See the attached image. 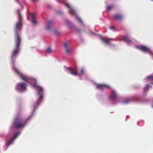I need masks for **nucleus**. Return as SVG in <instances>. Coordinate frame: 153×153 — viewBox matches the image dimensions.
<instances>
[{
    "mask_svg": "<svg viewBox=\"0 0 153 153\" xmlns=\"http://www.w3.org/2000/svg\"><path fill=\"white\" fill-rule=\"evenodd\" d=\"M97 88L98 89L102 90L105 88L108 89L110 87L109 85H107L104 84H98L97 85Z\"/></svg>",
    "mask_w": 153,
    "mask_h": 153,
    "instance_id": "0eeeda50",
    "label": "nucleus"
},
{
    "mask_svg": "<svg viewBox=\"0 0 153 153\" xmlns=\"http://www.w3.org/2000/svg\"><path fill=\"white\" fill-rule=\"evenodd\" d=\"M149 89V86L148 84H146V87L144 88L143 92H145L147 90Z\"/></svg>",
    "mask_w": 153,
    "mask_h": 153,
    "instance_id": "aec40b11",
    "label": "nucleus"
},
{
    "mask_svg": "<svg viewBox=\"0 0 153 153\" xmlns=\"http://www.w3.org/2000/svg\"><path fill=\"white\" fill-rule=\"evenodd\" d=\"M114 7V5H113L108 6L106 7V10L107 11H109L111 10Z\"/></svg>",
    "mask_w": 153,
    "mask_h": 153,
    "instance_id": "f3484780",
    "label": "nucleus"
},
{
    "mask_svg": "<svg viewBox=\"0 0 153 153\" xmlns=\"http://www.w3.org/2000/svg\"><path fill=\"white\" fill-rule=\"evenodd\" d=\"M33 1H35L36 0H32Z\"/></svg>",
    "mask_w": 153,
    "mask_h": 153,
    "instance_id": "473e14b6",
    "label": "nucleus"
},
{
    "mask_svg": "<svg viewBox=\"0 0 153 153\" xmlns=\"http://www.w3.org/2000/svg\"><path fill=\"white\" fill-rule=\"evenodd\" d=\"M34 14L31 13L30 14V16L31 18V23H32L35 24L37 23V22L34 17Z\"/></svg>",
    "mask_w": 153,
    "mask_h": 153,
    "instance_id": "ddd939ff",
    "label": "nucleus"
},
{
    "mask_svg": "<svg viewBox=\"0 0 153 153\" xmlns=\"http://www.w3.org/2000/svg\"><path fill=\"white\" fill-rule=\"evenodd\" d=\"M20 77L23 80L25 81L24 82H27V84L28 83L30 82L31 79L30 78L25 74H21Z\"/></svg>",
    "mask_w": 153,
    "mask_h": 153,
    "instance_id": "39448f33",
    "label": "nucleus"
},
{
    "mask_svg": "<svg viewBox=\"0 0 153 153\" xmlns=\"http://www.w3.org/2000/svg\"><path fill=\"white\" fill-rule=\"evenodd\" d=\"M53 24V22L52 21H49L47 22V27L46 29L47 30H50V27Z\"/></svg>",
    "mask_w": 153,
    "mask_h": 153,
    "instance_id": "4468645a",
    "label": "nucleus"
},
{
    "mask_svg": "<svg viewBox=\"0 0 153 153\" xmlns=\"http://www.w3.org/2000/svg\"><path fill=\"white\" fill-rule=\"evenodd\" d=\"M66 6L68 8L70 9V6L69 4H65Z\"/></svg>",
    "mask_w": 153,
    "mask_h": 153,
    "instance_id": "bb28decb",
    "label": "nucleus"
},
{
    "mask_svg": "<svg viewBox=\"0 0 153 153\" xmlns=\"http://www.w3.org/2000/svg\"><path fill=\"white\" fill-rule=\"evenodd\" d=\"M17 12L19 15V21L14 25L15 34L14 37V48L12 51L11 54V59L13 61L15 59L19 52L21 42V39L18 32L21 30L22 27V18L19 9L17 10Z\"/></svg>",
    "mask_w": 153,
    "mask_h": 153,
    "instance_id": "f257e3e1",
    "label": "nucleus"
},
{
    "mask_svg": "<svg viewBox=\"0 0 153 153\" xmlns=\"http://www.w3.org/2000/svg\"><path fill=\"white\" fill-rule=\"evenodd\" d=\"M111 39L110 40H115V41L116 40L115 39Z\"/></svg>",
    "mask_w": 153,
    "mask_h": 153,
    "instance_id": "2f4dec72",
    "label": "nucleus"
},
{
    "mask_svg": "<svg viewBox=\"0 0 153 153\" xmlns=\"http://www.w3.org/2000/svg\"><path fill=\"white\" fill-rule=\"evenodd\" d=\"M148 79H150L152 80H153V76H150L147 77Z\"/></svg>",
    "mask_w": 153,
    "mask_h": 153,
    "instance_id": "b1692460",
    "label": "nucleus"
},
{
    "mask_svg": "<svg viewBox=\"0 0 153 153\" xmlns=\"http://www.w3.org/2000/svg\"><path fill=\"white\" fill-rule=\"evenodd\" d=\"M67 69L70 71V73L71 74L74 76H76L79 75L77 69L76 68L74 69L71 68H67Z\"/></svg>",
    "mask_w": 153,
    "mask_h": 153,
    "instance_id": "20e7f679",
    "label": "nucleus"
},
{
    "mask_svg": "<svg viewBox=\"0 0 153 153\" xmlns=\"http://www.w3.org/2000/svg\"><path fill=\"white\" fill-rule=\"evenodd\" d=\"M69 13H70L72 15H73V13H71V12L70 11H69Z\"/></svg>",
    "mask_w": 153,
    "mask_h": 153,
    "instance_id": "7c9ffc66",
    "label": "nucleus"
},
{
    "mask_svg": "<svg viewBox=\"0 0 153 153\" xmlns=\"http://www.w3.org/2000/svg\"><path fill=\"white\" fill-rule=\"evenodd\" d=\"M52 51V50L51 48L49 47L47 48V49L46 50V52L48 53H50Z\"/></svg>",
    "mask_w": 153,
    "mask_h": 153,
    "instance_id": "a211bd4d",
    "label": "nucleus"
},
{
    "mask_svg": "<svg viewBox=\"0 0 153 153\" xmlns=\"http://www.w3.org/2000/svg\"><path fill=\"white\" fill-rule=\"evenodd\" d=\"M24 125H15L14 127L15 128H20L23 127Z\"/></svg>",
    "mask_w": 153,
    "mask_h": 153,
    "instance_id": "6ab92c4d",
    "label": "nucleus"
},
{
    "mask_svg": "<svg viewBox=\"0 0 153 153\" xmlns=\"http://www.w3.org/2000/svg\"><path fill=\"white\" fill-rule=\"evenodd\" d=\"M84 73V69L82 68L81 69L80 71V74H83Z\"/></svg>",
    "mask_w": 153,
    "mask_h": 153,
    "instance_id": "5701e85b",
    "label": "nucleus"
},
{
    "mask_svg": "<svg viewBox=\"0 0 153 153\" xmlns=\"http://www.w3.org/2000/svg\"><path fill=\"white\" fill-rule=\"evenodd\" d=\"M16 71L17 73L20 76H21V74H21L20 72L18 70H16Z\"/></svg>",
    "mask_w": 153,
    "mask_h": 153,
    "instance_id": "a878e982",
    "label": "nucleus"
},
{
    "mask_svg": "<svg viewBox=\"0 0 153 153\" xmlns=\"http://www.w3.org/2000/svg\"><path fill=\"white\" fill-rule=\"evenodd\" d=\"M123 16L120 14H116L114 16V19L116 20L121 21L123 19Z\"/></svg>",
    "mask_w": 153,
    "mask_h": 153,
    "instance_id": "9b49d317",
    "label": "nucleus"
},
{
    "mask_svg": "<svg viewBox=\"0 0 153 153\" xmlns=\"http://www.w3.org/2000/svg\"><path fill=\"white\" fill-rule=\"evenodd\" d=\"M101 39L103 41L104 43L107 44H109L110 42L108 41V40H110L111 39H110L108 38H106V39H105L104 37H103L101 36H100Z\"/></svg>",
    "mask_w": 153,
    "mask_h": 153,
    "instance_id": "f8f14e48",
    "label": "nucleus"
},
{
    "mask_svg": "<svg viewBox=\"0 0 153 153\" xmlns=\"http://www.w3.org/2000/svg\"><path fill=\"white\" fill-rule=\"evenodd\" d=\"M67 24L68 25H70L71 23L68 20L66 21Z\"/></svg>",
    "mask_w": 153,
    "mask_h": 153,
    "instance_id": "cd10ccee",
    "label": "nucleus"
},
{
    "mask_svg": "<svg viewBox=\"0 0 153 153\" xmlns=\"http://www.w3.org/2000/svg\"><path fill=\"white\" fill-rule=\"evenodd\" d=\"M64 47L66 52L68 53H69L71 50V48L68 47V45L67 43L65 42L64 44Z\"/></svg>",
    "mask_w": 153,
    "mask_h": 153,
    "instance_id": "9d476101",
    "label": "nucleus"
},
{
    "mask_svg": "<svg viewBox=\"0 0 153 153\" xmlns=\"http://www.w3.org/2000/svg\"><path fill=\"white\" fill-rule=\"evenodd\" d=\"M19 134V132H17L15 134L13 137L7 143V146H8L12 144L14 139L17 137Z\"/></svg>",
    "mask_w": 153,
    "mask_h": 153,
    "instance_id": "423d86ee",
    "label": "nucleus"
},
{
    "mask_svg": "<svg viewBox=\"0 0 153 153\" xmlns=\"http://www.w3.org/2000/svg\"><path fill=\"white\" fill-rule=\"evenodd\" d=\"M109 28L111 30H114V29H115V27L114 26H111L109 27Z\"/></svg>",
    "mask_w": 153,
    "mask_h": 153,
    "instance_id": "393cba45",
    "label": "nucleus"
},
{
    "mask_svg": "<svg viewBox=\"0 0 153 153\" xmlns=\"http://www.w3.org/2000/svg\"><path fill=\"white\" fill-rule=\"evenodd\" d=\"M27 82H20L17 83L16 86V89L19 91H26L27 85Z\"/></svg>",
    "mask_w": 153,
    "mask_h": 153,
    "instance_id": "7ed1b4c3",
    "label": "nucleus"
},
{
    "mask_svg": "<svg viewBox=\"0 0 153 153\" xmlns=\"http://www.w3.org/2000/svg\"><path fill=\"white\" fill-rule=\"evenodd\" d=\"M78 20H79L80 22H82V21H81V19H80V18H78Z\"/></svg>",
    "mask_w": 153,
    "mask_h": 153,
    "instance_id": "c85d7f7f",
    "label": "nucleus"
},
{
    "mask_svg": "<svg viewBox=\"0 0 153 153\" xmlns=\"http://www.w3.org/2000/svg\"><path fill=\"white\" fill-rule=\"evenodd\" d=\"M120 41H121L122 40L125 41L128 43H129L131 42V41L130 39L128 38V37H125L123 38L122 39H119Z\"/></svg>",
    "mask_w": 153,
    "mask_h": 153,
    "instance_id": "dca6fc26",
    "label": "nucleus"
},
{
    "mask_svg": "<svg viewBox=\"0 0 153 153\" xmlns=\"http://www.w3.org/2000/svg\"><path fill=\"white\" fill-rule=\"evenodd\" d=\"M33 80L34 81V83L33 85V86L35 88H36L37 89L38 91V94L39 95V97L38 100L36 102L34 105L33 106V108L34 109L32 111L33 114L35 111V110L37 108L39 105L42 101L43 98V88L38 85V83L36 82L35 79H34Z\"/></svg>",
    "mask_w": 153,
    "mask_h": 153,
    "instance_id": "f03ea898",
    "label": "nucleus"
},
{
    "mask_svg": "<svg viewBox=\"0 0 153 153\" xmlns=\"http://www.w3.org/2000/svg\"><path fill=\"white\" fill-rule=\"evenodd\" d=\"M138 48L140 50L146 52H150V49L147 47L144 46H140L138 47Z\"/></svg>",
    "mask_w": 153,
    "mask_h": 153,
    "instance_id": "1a4fd4ad",
    "label": "nucleus"
},
{
    "mask_svg": "<svg viewBox=\"0 0 153 153\" xmlns=\"http://www.w3.org/2000/svg\"><path fill=\"white\" fill-rule=\"evenodd\" d=\"M152 107L153 108V105L152 106Z\"/></svg>",
    "mask_w": 153,
    "mask_h": 153,
    "instance_id": "72a5a7b5",
    "label": "nucleus"
},
{
    "mask_svg": "<svg viewBox=\"0 0 153 153\" xmlns=\"http://www.w3.org/2000/svg\"><path fill=\"white\" fill-rule=\"evenodd\" d=\"M117 97V94L116 92L114 91H112L111 94V96L110 97V99H115Z\"/></svg>",
    "mask_w": 153,
    "mask_h": 153,
    "instance_id": "2eb2a0df",
    "label": "nucleus"
},
{
    "mask_svg": "<svg viewBox=\"0 0 153 153\" xmlns=\"http://www.w3.org/2000/svg\"><path fill=\"white\" fill-rule=\"evenodd\" d=\"M53 33L56 36H58L59 34V32L56 30L53 31Z\"/></svg>",
    "mask_w": 153,
    "mask_h": 153,
    "instance_id": "4be33fe9",
    "label": "nucleus"
},
{
    "mask_svg": "<svg viewBox=\"0 0 153 153\" xmlns=\"http://www.w3.org/2000/svg\"><path fill=\"white\" fill-rule=\"evenodd\" d=\"M33 115L32 114L27 119V120H28L32 116V115Z\"/></svg>",
    "mask_w": 153,
    "mask_h": 153,
    "instance_id": "c756f323",
    "label": "nucleus"
},
{
    "mask_svg": "<svg viewBox=\"0 0 153 153\" xmlns=\"http://www.w3.org/2000/svg\"><path fill=\"white\" fill-rule=\"evenodd\" d=\"M14 124H22V119L19 115L17 116L15 118Z\"/></svg>",
    "mask_w": 153,
    "mask_h": 153,
    "instance_id": "6e6552de",
    "label": "nucleus"
},
{
    "mask_svg": "<svg viewBox=\"0 0 153 153\" xmlns=\"http://www.w3.org/2000/svg\"><path fill=\"white\" fill-rule=\"evenodd\" d=\"M131 99H127L124 101V103L125 104H127L131 101Z\"/></svg>",
    "mask_w": 153,
    "mask_h": 153,
    "instance_id": "412c9836",
    "label": "nucleus"
}]
</instances>
